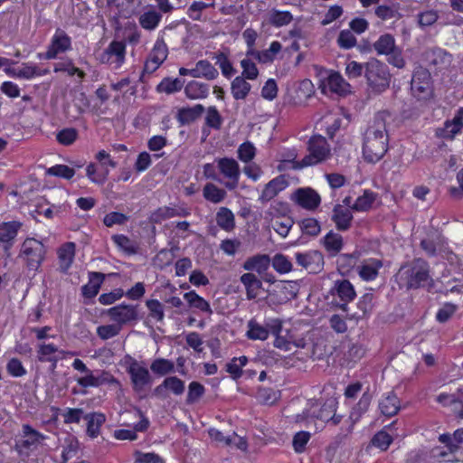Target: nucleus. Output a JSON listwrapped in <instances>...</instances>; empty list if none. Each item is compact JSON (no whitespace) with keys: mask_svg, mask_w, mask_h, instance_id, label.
<instances>
[{"mask_svg":"<svg viewBox=\"0 0 463 463\" xmlns=\"http://www.w3.org/2000/svg\"><path fill=\"white\" fill-rule=\"evenodd\" d=\"M217 224L224 231H232L235 226L234 214L226 208L222 207L216 214Z\"/></svg>","mask_w":463,"mask_h":463,"instance_id":"c03bdc74","label":"nucleus"},{"mask_svg":"<svg viewBox=\"0 0 463 463\" xmlns=\"http://www.w3.org/2000/svg\"><path fill=\"white\" fill-rule=\"evenodd\" d=\"M341 117L338 112H330L322 118V125L326 128L328 135H333L339 129L341 126Z\"/></svg>","mask_w":463,"mask_h":463,"instance_id":"603ef678","label":"nucleus"},{"mask_svg":"<svg viewBox=\"0 0 463 463\" xmlns=\"http://www.w3.org/2000/svg\"><path fill=\"white\" fill-rule=\"evenodd\" d=\"M246 336L250 340H260L264 341L268 339L270 330L267 326V320L265 325H261L256 319H250L247 324Z\"/></svg>","mask_w":463,"mask_h":463,"instance_id":"c756f323","label":"nucleus"},{"mask_svg":"<svg viewBox=\"0 0 463 463\" xmlns=\"http://www.w3.org/2000/svg\"><path fill=\"white\" fill-rule=\"evenodd\" d=\"M184 300L188 303L189 307L196 308L203 313L212 314V308L208 301L199 296L194 290L186 292L184 295Z\"/></svg>","mask_w":463,"mask_h":463,"instance_id":"4c0bfd02","label":"nucleus"},{"mask_svg":"<svg viewBox=\"0 0 463 463\" xmlns=\"http://www.w3.org/2000/svg\"><path fill=\"white\" fill-rule=\"evenodd\" d=\"M71 46V38L64 31L57 29L52 38V42L48 47L45 57L47 59H54L59 53L70 50Z\"/></svg>","mask_w":463,"mask_h":463,"instance_id":"6ab92c4d","label":"nucleus"},{"mask_svg":"<svg viewBox=\"0 0 463 463\" xmlns=\"http://www.w3.org/2000/svg\"><path fill=\"white\" fill-rule=\"evenodd\" d=\"M287 206L281 203H274L265 213V218L269 220L274 231L281 237L285 238L293 226V220L288 216Z\"/></svg>","mask_w":463,"mask_h":463,"instance_id":"39448f33","label":"nucleus"},{"mask_svg":"<svg viewBox=\"0 0 463 463\" xmlns=\"http://www.w3.org/2000/svg\"><path fill=\"white\" fill-rule=\"evenodd\" d=\"M217 166L220 172L230 179V181L225 184L226 188L229 190L235 189L240 178V167L237 161L228 157L220 158L217 160Z\"/></svg>","mask_w":463,"mask_h":463,"instance_id":"2eb2a0df","label":"nucleus"},{"mask_svg":"<svg viewBox=\"0 0 463 463\" xmlns=\"http://www.w3.org/2000/svg\"><path fill=\"white\" fill-rule=\"evenodd\" d=\"M248 364V357L245 355L233 357L226 365V371L231 374L233 380H238L242 376V368Z\"/></svg>","mask_w":463,"mask_h":463,"instance_id":"49530a36","label":"nucleus"},{"mask_svg":"<svg viewBox=\"0 0 463 463\" xmlns=\"http://www.w3.org/2000/svg\"><path fill=\"white\" fill-rule=\"evenodd\" d=\"M269 266V259L266 255H257L249 258L243 263V269L248 271H256L259 274L265 272Z\"/></svg>","mask_w":463,"mask_h":463,"instance_id":"c9c22d12","label":"nucleus"},{"mask_svg":"<svg viewBox=\"0 0 463 463\" xmlns=\"http://www.w3.org/2000/svg\"><path fill=\"white\" fill-rule=\"evenodd\" d=\"M64 350L52 343L42 342L38 345L37 356L40 362H49L52 368L57 366V363L61 357L60 354H63Z\"/></svg>","mask_w":463,"mask_h":463,"instance_id":"4be33fe9","label":"nucleus"},{"mask_svg":"<svg viewBox=\"0 0 463 463\" xmlns=\"http://www.w3.org/2000/svg\"><path fill=\"white\" fill-rule=\"evenodd\" d=\"M22 225L21 222L15 220L0 222V244L7 257L11 255L10 250L15 242Z\"/></svg>","mask_w":463,"mask_h":463,"instance_id":"4468645a","label":"nucleus"},{"mask_svg":"<svg viewBox=\"0 0 463 463\" xmlns=\"http://www.w3.org/2000/svg\"><path fill=\"white\" fill-rule=\"evenodd\" d=\"M161 20V14L156 11L145 12L139 17V23L144 29L154 30Z\"/></svg>","mask_w":463,"mask_h":463,"instance_id":"6e6d98bb","label":"nucleus"},{"mask_svg":"<svg viewBox=\"0 0 463 463\" xmlns=\"http://www.w3.org/2000/svg\"><path fill=\"white\" fill-rule=\"evenodd\" d=\"M365 77L369 85L376 91H383L389 86V74L383 63L373 59L365 64Z\"/></svg>","mask_w":463,"mask_h":463,"instance_id":"423d86ee","label":"nucleus"},{"mask_svg":"<svg viewBox=\"0 0 463 463\" xmlns=\"http://www.w3.org/2000/svg\"><path fill=\"white\" fill-rule=\"evenodd\" d=\"M251 86L243 77L238 76L232 82V94L235 99H244L250 91Z\"/></svg>","mask_w":463,"mask_h":463,"instance_id":"79ce46f5","label":"nucleus"},{"mask_svg":"<svg viewBox=\"0 0 463 463\" xmlns=\"http://www.w3.org/2000/svg\"><path fill=\"white\" fill-rule=\"evenodd\" d=\"M54 71L66 72L69 76L77 75L80 80H81L85 76L84 71L75 67L71 61H66L55 64Z\"/></svg>","mask_w":463,"mask_h":463,"instance_id":"052dcab7","label":"nucleus"},{"mask_svg":"<svg viewBox=\"0 0 463 463\" xmlns=\"http://www.w3.org/2000/svg\"><path fill=\"white\" fill-rule=\"evenodd\" d=\"M371 402L368 394H364L357 404L352 409L347 422L349 423L348 432H352L354 425L361 420L362 416L367 411Z\"/></svg>","mask_w":463,"mask_h":463,"instance_id":"bb28decb","label":"nucleus"},{"mask_svg":"<svg viewBox=\"0 0 463 463\" xmlns=\"http://www.w3.org/2000/svg\"><path fill=\"white\" fill-rule=\"evenodd\" d=\"M46 175L58 176L66 180L71 179L75 175V170L66 165H55L46 169Z\"/></svg>","mask_w":463,"mask_h":463,"instance_id":"13d9d810","label":"nucleus"},{"mask_svg":"<svg viewBox=\"0 0 463 463\" xmlns=\"http://www.w3.org/2000/svg\"><path fill=\"white\" fill-rule=\"evenodd\" d=\"M23 446L26 449H35L43 443L46 436L33 429L30 425L23 426Z\"/></svg>","mask_w":463,"mask_h":463,"instance_id":"7c9ffc66","label":"nucleus"},{"mask_svg":"<svg viewBox=\"0 0 463 463\" xmlns=\"http://www.w3.org/2000/svg\"><path fill=\"white\" fill-rule=\"evenodd\" d=\"M330 156V148L322 136L312 137L308 142V154L301 160L294 162V168H303L315 165L325 160Z\"/></svg>","mask_w":463,"mask_h":463,"instance_id":"20e7f679","label":"nucleus"},{"mask_svg":"<svg viewBox=\"0 0 463 463\" xmlns=\"http://www.w3.org/2000/svg\"><path fill=\"white\" fill-rule=\"evenodd\" d=\"M373 48L380 55H389L397 49L393 36L389 33L380 36L373 43Z\"/></svg>","mask_w":463,"mask_h":463,"instance_id":"58836bf2","label":"nucleus"},{"mask_svg":"<svg viewBox=\"0 0 463 463\" xmlns=\"http://www.w3.org/2000/svg\"><path fill=\"white\" fill-rule=\"evenodd\" d=\"M400 409V402L398 397L393 393H388L379 402V410L382 414L392 417L397 413Z\"/></svg>","mask_w":463,"mask_h":463,"instance_id":"f704fd0d","label":"nucleus"},{"mask_svg":"<svg viewBox=\"0 0 463 463\" xmlns=\"http://www.w3.org/2000/svg\"><path fill=\"white\" fill-rule=\"evenodd\" d=\"M184 93L190 99H204L209 94V86L197 80H191L184 87Z\"/></svg>","mask_w":463,"mask_h":463,"instance_id":"72a5a7b5","label":"nucleus"},{"mask_svg":"<svg viewBox=\"0 0 463 463\" xmlns=\"http://www.w3.org/2000/svg\"><path fill=\"white\" fill-rule=\"evenodd\" d=\"M79 450V441L76 437L67 435L62 445L61 458L62 463H66L77 455Z\"/></svg>","mask_w":463,"mask_h":463,"instance_id":"ea45409f","label":"nucleus"},{"mask_svg":"<svg viewBox=\"0 0 463 463\" xmlns=\"http://www.w3.org/2000/svg\"><path fill=\"white\" fill-rule=\"evenodd\" d=\"M392 442V438L385 430L375 433L371 440L372 445L382 451L386 450Z\"/></svg>","mask_w":463,"mask_h":463,"instance_id":"bf43d9fd","label":"nucleus"},{"mask_svg":"<svg viewBox=\"0 0 463 463\" xmlns=\"http://www.w3.org/2000/svg\"><path fill=\"white\" fill-rule=\"evenodd\" d=\"M293 20V15L288 11H280L273 9L269 14V22L275 27H282L289 24Z\"/></svg>","mask_w":463,"mask_h":463,"instance_id":"de8ad7c7","label":"nucleus"},{"mask_svg":"<svg viewBox=\"0 0 463 463\" xmlns=\"http://www.w3.org/2000/svg\"><path fill=\"white\" fill-rule=\"evenodd\" d=\"M126 43L120 41H112L99 54V61L109 64L113 69L120 68L126 61Z\"/></svg>","mask_w":463,"mask_h":463,"instance_id":"9b49d317","label":"nucleus"},{"mask_svg":"<svg viewBox=\"0 0 463 463\" xmlns=\"http://www.w3.org/2000/svg\"><path fill=\"white\" fill-rule=\"evenodd\" d=\"M294 201L301 207L315 210L321 203L320 195L312 188H299L293 194Z\"/></svg>","mask_w":463,"mask_h":463,"instance_id":"aec40b11","label":"nucleus"},{"mask_svg":"<svg viewBox=\"0 0 463 463\" xmlns=\"http://www.w3.org/2000/svg\"><path fill=\"white\" fill-rule=\"evenodd\" d=\"M150 368L153 373L160 375H165L174 371L175 364L170 360L158 358L153 361V363L150 365Z\"/></svg>","mask_w":463,"mask_h":463,"instance_id":"680f3d73","label":"nucleus"},{"mask_svg":"<svg viewBox=\"0 0 463 463\" xmlns=\"http://www.w3.org/2000/svg\"><path fill=\"white\" fill-rule=\"evenodd\" d=\"M447 52L440 48L427 49L421 54V59L430 66H436L441 62L442 58Z\"/></svg>","mask_w":463,"mask_h":463,"instance_id":"5fc2aeb1","label":"nucleus"},{"mask_svg":"<svg viewBox=\"0 0 463 463\" xmlns=\"http://www.w3.org/2000/svg\"><path fill=\"white\" fill-rule=\"evenodd\" d=\"M298 263L307 269L309 272H317L323 265V256L317 250L306 253H296Z\"/></svg>","mask_w":463,"mask_h":463,"instance_id":"b1692460","label":"nucleus"},{"mask_svg":"<svg viewBox=\"0 0 463 463\" xmlns=\"http://www.w3.org/2000/svg\"><path fill=\"white\" fill-rule=\"evenodd\" d=\"M102 280V274L97 272L91 273L89 283L82 287L83 296L86 298L95 297L99 293Z\"/></svg>","mask_w":463,"mask_h":463,"instance_id":"09e8293b","label":"nucleus"},{"mask_svg":"<svg viewBox=\"0 0 463 463\" xmlns=\"http://www.w3.org/2000/svg\"><path fill=\"white\" fill-rule=\"evenodd\" d=\"M388 150V134L383 115L377 116L364 133L363 156L369 163L380 161Z\"/></svg>","mask_w":463,"mask_h":463,"instance_id":"f257e3e1","label":"nucleus"},{"mask_svg":"<svg viewBox=\"0 0 463 463\" xmlns=\"http://www.w3.org/2000/svg\"><path fill=\"white\" fill-rule=\"evenodd\" d=\"M375 196L372 192L365 191L363 195L359 196L352 206V209L358 212H365L369 210L374 203Z\"/></svg>","mask_w":463,"mask_h":463,"instance_id":"4d7b16f0","label":"nucleus"},{"mask_svg":"<svg viewBox=\"0 0 463 463\" xmlns=\"http://www.w3.org/2000/svg\"><path fill=\"white\" fill-rule=\"evenodd\" d=\"M163 388L167 389L175 395H181L184 391V383L176 376H170L165 378L163 383L156 387V391L159 392Z\"/></svg>","mask_w":463,"mask_h":463,"instance_id":"8fccbe9b","label":"nucleus"},{"mask_svg":"<svg viewBox=\"0 0 463 463\" xmlns=\"http://www.w3.org/2000/svg\"><path fill=\"white\" fill-rule=\"evenodd\" d=\"M256 155V147L250 142H244L238 148V157L244 163L250 162Z\"/></svg>","mask_w":463,"mask_h":463,"instance_id":"338daca9","label":"nucleus"},{"mask_svg":"<svg viewBox=\"0 0 463 463\" xmlns=\"http://www.w3.org/2000/svg\"><path fill=\"white\" fill-rule=\"evenodd\" d=\"M46 253L47 249L42 241L34 238H26L21 245L19 258L28 270L37 271L43 263Z\"/></svg>","mask_w":463,"mask_h":463,"instance_id":"7ed1b4c3","label":"nucleus"},{"mask_svg":"<svg viewBox=\"0 0 463 463\" xmlns=\"http://www.w3.org/2000/svg\"><path fill=\"white\" fill-rule=\"evenodd\" d=\"M134 463H165V460L154 452H142L136 450L134 452Z\"/></svg>","mask_w":463,"mask_h":463,"instance_id":"774afa93","label":"nucleus"},{"mask_svg":"<svg viewBox=\"0 0 463 463\" xmlns=\"http://www.w3.org/2000/svg\"><path fill=\"white\" fill-rule=\"evenodd\" d=\"M184 81L178 78H165L156 87L160 93L173 94L182 90Z\"/></svg>","mask_w":463,"mask_h":463,"instance_id":"37998d69","label":"nucleus"},{"mask_svg":"<svg viewBox=\"0 0 463 463\" xmlns=\"http://www.w3.org/2000/svg\"><path fill=\"white\" fill-rule=\"evenodd\" d=\"M324 245L328 252L336 254L343 246L342 236L333 232H328L324 238Z\"/></svg>","mask_w":463,"mask_h":463,"instance_id":"864d4df0","label":"nucleus"},{"mask_svg":"<svg viewBox=\"0 0 463 463\" xmlns=\"http://www.w3.org/2000/svg\"><path fill=\"white\" fill-rule=\"evenodd\" d=\"M168 55L166 44L163 41H156L147 60L145 62L144 71L153 73L165 61Z\"/></svg>","mask_w":463,"mask_h":463,"instance_id":"f3484780","label":"nucleus"},{"mask_svg":"<svg viewBox=\"0 0 463 463\" xmlns=\"http://www.w3.org/2000/svg\"><path fill=\"white\" fill-rule=\"evenodd\" d=\"M109 174V168L98 171L97 165L93 163L88 165L86 167V175L92 183L97 184H103L106 182Z\"/></svg>","mask_w":463,"mask_h":463,"instance_id":"3c124183","label":"nucleus"},{"mask_svg":"<svg viewBox=\"0 0 463 463\" xmlns=\"http://www.w3.org/2000/svg\"><path fill=\"white\" fill-rule=\"evenodd\" d=\"M148 420L146 418H142V420L134 425V430H116L113 433V436L116 439L118 440H135L137 438V431H144L148 427Z\"/></svg>","mask_w":463,"mask_h":463,"instance_id":"473e14b6","label":"nucleus"},{"mask_svg":"<svg viewBox=\"0 0 463 463\" xmlns=\"http://www.w3.org/2000/svg\"><path fill=\"white\" fill-rule=\"evenodd\" d=\"M111 240L115 243V245L122 250L124 253L128 255H132L137 253V243L128 237L123 234L113 235Z\"/></svg>","mask_w":463,"mask_h":463,"instance_id":"a19ab883","label":"nucleus"},{"mask_svg":"<svg viewBox=\"0 0 463 463\" xmlns=\"http://www.w3.org/2000/svg\"><path fill=\"white\" fill-rule=\"evenodd\" d=\"M449 450L435 448L431 450V456L439 462L463 463V445H451Z\"/></svg>","mask_w":463,"mask_h":463,"instance_id":"5701e85b","label":"nucleus"},{"mask_svg":"<svg viewBox=\"0 0 463 463\" xmlns=\"http://www.w3.org/2000/svg\"><path fill=\"white\" fill-rule=\"evenodd\" d=\"M176 215V211L170 207H160L150 215V222L154 223H160L166 219H170Z\"/></svg>","mask_w":463,"mask_h":463,"instance_id":"69168bd1","label":"nucleus"},{"mask_svg":"<svg viewBox=\"0 0 463 463\" xmlns=\"http://www.w3.org/2000/svg\"><path fill=\"white\" fill-rule=\"evenodd\" d=\"M109 318L116 324L122 326L135 321L137 317V311L132 305H118L106 311Z\"/></svg>","mask_w":463,"mask_h":463,"instance_id":"dca6fc26","label":"nucleus"},{"mask_svg":"<svg viewBox=\"0 0 463 463\" xmlns=\"http://www.w3.org/2000/svg\"><path fill=\"white\" fill-rule=\"evenodd\" d=\"M329 294L333 298H338L339 302L336 305L344 311L347 309V304L352 302L356 297L353 284L347 279L335 280L334 286L329 290Z\"/></svg>","mask_w":463,"mask_h":463,"instance_id":"ddd939ff","label":"nucleus"},{"mask_svg":"<svg viewBox=\"0 0 463 463\" xmlns=\"http://www.w3.org/2000/svg\"><path fill=\"white\" fill-rule=\"evenodd\" d=\"M76 245L74 242H65L57 249L59 270L67 273L75 258Z\"/></svg>","mask_w":463,"mask_h":463,"instance_id":"412c9836","label":"nucleus"},{"mask_svg":"<svg viewBox=\"0 0 463 463\" xmlns=\"http://www.w3.org/2000/svg\"><path fill=\"white\" fill-rule=\"evenodd\" d=\"M87 420V435L91 439H96L100 433V428L106 420L104 414L93 412L85 415Z\"/></svg>","mask_w":463,"mask_h":463,"instance_id":"2f4dec72","label":"nucleus"},{"mask_svg":"<svg viewBox=\"0 0 463 463\" xmlns=\"http://www.w3.org/2000/svg\"><path fill=\"white\" fill-rule=\"evenodd\" d=\"M299 226L303 233L316 236L320 231L321 227L318 221L315 218H305L299 222Z\"/></svg>","mask_w":463,"mask_h":463,"instance_id":"0e129e2a","label":"nucleus"},{"mask_svg":"<svg viewBox=\"0 0 463 463\" xmlns=\"http://www.w3.org/2000/svg\"><path fill=\"white\" fill-rule=\"evenodd\" d=\"M203 194L205 200L213 203H219L224 200L226 192L215 184L208 183L203 187Z\"/></svg>","mask_w":463,"mask_h":463,"instance_id":"a18cd8bd","label":"nucleus"},{"mask_svg":"<svg viewBox=\"0 0 463 463\" xmlns=\"http://www.w3.org/2000/svg\"><path fill=\"white\" fill-rule=\"evenodd\" d=\"M463 130V107H460L455 113L453 118L446 119L441 127L435 129L437 138L453 141Z\"/></svg>","mask_w":463,"mask_h":463,"instance_id":"9d476101","label":"nucleus"},{"mask_svg":"<svg viewBox=\"0 0 463 463\" xmlns=\"http://www.w3.org/2000/svg\"><path fill=\"white\" fill-rule=\"evenodd\" d=\"M11 62L9 61L8 65ZM5 71L10 76L18 79L24 80H31L35 77H40L47 74L48 71H41L35 64L33 63H23L17 67H11L5 65Z\"/></svg>","mask_w":463,"mask_h":463,"instance_id":"a211bd4d","label":"nucleus"},{"mask_svg":"<svg viewBox=\"0 0 463 463\" xmlns=\"http://www.w3.org/2000/svg\"><path fill=\"white\" fill-rule=\"evenodd\" d=\"M411 274L407 277V288H420L431 285L429 263L422 259H416L411 267Z\"/></svg>","mask_w":463,"mask_h":463,"instance_id":"1a4fd4ad","label":"nucleus"},{"mask_svg":"<svg viewBox=\"0 0 463 463\" xmlns=\"http://www.w3.org/2000/svg\"><path fill=\"white\" fill-rule=\"evenodd\" d=\"M196 68L199 74L198 78L213 80L218 76V71L207 61H199L196 63Z\"/></svg>","mask_w":463,"mask_h":463,"instance_id":"e2e57ef3","label":"nucleus"},{"mask_svg":"<svg viewBox=\"0 0 463 463\" xmlns=\"http://www.w3.org/2000/svg\"><path fill=\"white\" fill-rule=\"evenodd\" d=\"M240 280L245 288L248 299H255L259 297L262 289V282L253 273L248 272L242 274Z\"/></svg>","mask_w":463,"mask_h":463,"instance_id":"393cba45","label":"nucleus"},{"mask_svg":"<svg viewBox=\"0 0 463 463\" xmlns=\"http://www.w3.org/2000/svg\"><path fill=\"white\" fill-rule=\"evenodd\" d=\"M411 90L418 99H426L432 94L430 72L421 66L417 67L411 80Z\"/></svg>","mask_w":463,"mask_h":463,"instance_id":"0eeeda50","label":"nucleus"},{"mask_svg":"<svg viewBox=\"0 0 463 463\" xmlns=\"http://www.w3.org/2000/svg\"><path fill=\"white\" fill-rule=\"evenodd\" d=\"M127 371L130 375L135 391H142L151 383V376L146 366L135 359L129 358Z\"/></svg>","mask_w":463,"mask_h":463,"instance_id":"f8f14e48","label":"nucleus"},{"mask_svg":"<svg viewBox=\"0 0 463 463\" xmlns=\"http://www.w3.org/2000/svg\"><path fill=\"white\" fill-rule=\"evenodd\" d=\"M332 220L338 230L345 231L350 227L353 214L349 208L337 204L333 210Z\"/></svg>","mask_w":463,"mask_h":463,"instance_id":"cd10ccee","label":"nucleus"},{"mask_svg":"<svg viewBox=\"0 0 463 463\" xmlns=\"http://www.w3.org/2000/svg\"><path fill=\"white\" fill-rule=\"evenodd\" d=\"M282 45L278 41H273L269 47L263 51H256L252 57L257 59L260 63H270L275 60L277 54L281 51Z\"/></svg>","mask_w":463,"mask_h":463,"instance_id":"e433bc0d","label":"nucleus"},{"mask_svg":"<svg viewBox=\"0 0 463 463\" xmlns=\"http://www.w3.org/2000/svg\"><path fill=\"white\" fill-rule=\"evenodd\" d=\"M267 326L270 334L274 336V346L282 351H291L295 348H305L307 340L305 337L298 335L290 327H286L283 322L279 318H268Z\"/></svg>","mask_w":463,"mask_h":463,"instance_id":"f03ea898","label":"nucleus"},{"mask_svg":"<svg viewBox=\"0 0 463 463\" xmlns=\"http://www.w3.org/2000/svg\"><path fill=\"white\" fill-rule=\"evenodd\" d=\"M321 91L325 94L345 96L351 92L350 84L336 71H326L320 80Z\"/></svg>","mask_w":463,"mask_h":463,"instance_id":"6e6552de","label":"nucleus"},{"mask_svg":"<svg viewBox=\"0 0 463 463\" xmlns=\"http://www.w3.org/2000/svg\"><path fill=\"white\" fill-rule=\"evenodd\" d=\"M288 185V181L283 175L275 177L269 181L262 190L260 196L261 201H269L274 198L279 192L285 190Z\"/></svg>","mask_w":463,"mask_h":463,"instance_id":"a878e982","label":"nucleus"},{"mask_svg":"<svg viewBox=\"0 0 463 463\" xmlns=\"http://www.w3.org/2000/svg\"><path fill=\"white\" fill-rule=\"evenodd\" d=\"M383 263L377 259H369L364 260L357 269L358 274L362 279L370 281L376 279L379 269Z\"/></svg>","mask_w":463,"mask_h":463,"instance_id":"c85d7f7f","label":"nucleus"}]
</instances>
